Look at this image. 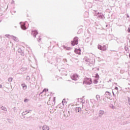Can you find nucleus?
I'll use <instances>...</instances> for the list:
<instances>
[{"mask_svg": "<svg viewBox=\"0 0 130 130\" xmlns=\"http://www.w3.org/2000/svg\"><path fill=\"white\" fill-rule=\"evenodd\" d=\"M25 23H23L22 24H21V28L23 29V30H26V29H27V27L25 26Z\"/></svg>", "mask_w": 130, "mask_h": 130, "instance_id": "0eeeda50", "label": "nucleus"}, {"mask_svg": "<svg viewBox=\"0 0 130 130\" xmlns=\"http://www.w3.org/2000/svg\"><path fill=\"white\" fill-rule=\"evenodd\" d=\"M43 130H49V127L48 126L44 125L43 126Z\"/></svg>", "mask_w": 130, "mask_h": 130, "instance_id": "1a4fd4ad", "label": "nucleus"}, {"mask_svg": "<svg viewBox=\"0 0 130 130\" xmlns=\"http://www.w3.org/2000/svg\"><path fill=\"white\" fill-rule=\"evenodd\" d=\"M31 35H32L35 38H36V36L38 35L39 38H38V40H39V41L41 40V38H40L41 35L38 34V31L37 30L32 31Z\"/></svg>", "mask_w": 130, "mask_h": 130, "instance_id": "f257e3e1", "label": "nucleus"}, {"mask_svg": "<svg viewBox=\"0 0 130 130\" xmlns=\"http://www.w3.org/2000/svg\"><path fill=\"white\" fill-rule=\"evenodd\" d=\"M22 87H23V89H24V90H26V89H27V86L26 85H25V84H22Z\"/></svg>", "mask_w": 130, "mask_h": 130, "instance_id": "9b49d317", "label": "nucleus"}, {"mask_svg": "<svg viewBox=\"0 0 130 130\" xmlns=\"http://www.w3.org/2000/svg\"><path fill=\"white\" fill-rule=\"evenodd\" d=\"M71 78L72 79V80H74V81H77V80H78V75L73 74Z\"/></svg>", "mask_w": 130, "mask_h": 130, "instance_id": "39448f33", "label": "nucleus"}, {"mask_svg": "<svg viewBox=\"0 0 130 130\" xmlns=\"http://www.w3.org/2000/svg\"><path fill=\"white\" fill-rule=\"evenodd\" d=\"M115 90H117V91H118V87H115Z\"/></svg>", "mask_w": 130, "mask_h": 130, "instance_id": "6ab92c4d", "label": "nucleus"}, {"mask_svg": "<svg viewBox=\"0 0 130 130\" xmlns=\"http://www.w3.org/2000/svg\"><path fill=\"white\" fill-rule=\"evenodd\" d=\"M28 101H29V100H28L27 99H25L24 100V102H25V103L28 102Z\"/></svg>", "mask_w": 130, "mask_h": 130, "instance_id": "4468645a", "label": "nucleus"}, {"mask_svg": "<svg viewBox=\"0 0 130 130\" xmlns=\"http://www.w3.org/2000/svg\"><path fill=\"white\" fill-rule=\"evenodd\" d=\"M97 83H98V81L97 80H94V84H97Z\"/></svg>", "mask_w": 130, "mask_h": 130, "instance_id": "f3484780", "label": "nucleus"}, {"mask_svg": "<svg viewBox=\"0 0 130 130\" xmlns=\"http://www.w3.org/2000/svg\"><path fill=\"white\" fill-rule=\"evenodd\" d=\"M14 39H15V41H17V38L14 37Z\"/></svg>", "mask_w": 130, "mask_h": 130, "instance_id": "4be33fe9", "label": "nucleus"}, {"mask_svg": "<svg viewBox=\"0 0 130 130\" xmlns=\"http://www.w3.org/2000/svg\"><path fill=\"white\" fill-rule=\"evenodd\" d=\"M113 96H114V92L113 91Z\"/></svg>", "mask_w": 130, "mask_h": 130, "instance_id": "5701e85b", "label": "nucleus"}, {"mask_svg": "<svg viewBox=\"0 0 130 130\" xmlns=\"http://www.w3.org/2000/svg\"><path fill=\"white\" fill-rule=\"evenodd\" d=\"M100 113H101V114H103V113H104V112L103 111H100Z\"/></svg>", "mask_w": 130, "mask_h": 130, "instance_id": "a211bd4d", "label": "nucleus"}, {"mask_svg": "<svg viewBox=\"0 0 130 130\" xmlns=\"http://www.w3.org/2000/svg\"><path fill=\"white\" fill-rule=\"evenodd\" d=\"M128 32H130V29H129V28H128Z\"/></svg>", "mask_w": 130, "mask_h": 130, "instance_id": "b1692460", "label": "nucleus"}, {"mask_svg": "<svg viewBox=\"0 0 130 130\" xmlns=\"http://www.w3.org/2000/svg\"><path fill=\"white\" fill-rule=\"evenodd\" d=\"M12 80H13L12 78H9V81H11V82H12Z\"/></svg>", "mask_w": 130, "mask_h": 130, "instance_id": "aec40b11", "label": "nucleus"}, {"mask_svg": "<svg viewBox=\"0 0 130 130\" xmlns=\"http://www.w3.org/2000/svg\"><path fill=\"white\" fill-rule=\"evenodd\" d=\"M110 108H112V109H115V107H114V106H113V105H110Z\"/></svg>", "mask_w": 130, "mask_h": 130, "instance_id": "ddd939ff", "label": "nucleus"}, {"mask_svg": "<svg viewBox=\"0 0 130 130\" xmlns=\"http://www.w3.org/2000/svg\"><path fill=\"white\" fill-rule=\"evenodd\" d=\"M53 101H54V103H55V98H53Z\"/></svg>", "mask_w": 130, "mask_h": 130, "instance_id": "412c9836", "label": "nucleus"}, {"mask_svg": "<svg viewBox=\"0 0 130 130\" xmlns=\"http://www.w3.org/2000/svg\"><path fill=\"white\" fill-rule=\"evenodd\" d=\"M98 48L100 49V50H103L104 51H105L107 49V47L105 45L102 46L101 45H99Z\"/></svg>", "mask_w": 130, "mask_h": 130, "instance_id": "20e7f679", "label": "nucleus"}, {"mask_svg": "<svg viewBox=\"0 0 130 130\" xmlns=\"http://www.w3.org/2000/svg\"><path fill=\"white\" fill-rule=\"evenodd\" d=\"M75 53H77V54H81V50L75 49Z\"/></svg>", "mask_w": 130, "mask_h": 130, "instance_id": "6e6552de", "label": "nucleus"}, {"mask_svg": "<svg viewBox=\"0 0 130 130\" xmlns=\"http://www.w3.org/2000/svg\"><path fill=\"white\" fill-rule=\"evenodd\" d=\"M106 95H110V92H109V91H106Z\"/></svg>", "mask_w": 130, "mask_h": 130, "instance_id": "dca6fc26", "label": "nucleus"}, {"mask_svg": "<svg viewBox=\"0 0 130 130\" xmlns=\"http://www.w3.org/2000/svg\"><path fill=\"white\" fill-rule=\"evenodd\" d=\"M95 1H100V0H95Z\"/></svg>", "mask_w": 130, "mask_h": 130, "instance_id": "393cba45", "label": "nucleus"}, {"mask_svg": "<svg viewBox=\"0 0 130 130\" xmlns=\"http://www.w3.org/2000/svg\"><path fill=\"white\" fill-rule=\"evenodd\" d=\"M47 93H48V89L45 88L41 94H47Z\"/></svg>", "mask_w": 130, "mask_h": 130, "instance_id": "423d86ee", "label": "nucleus"}, {"mask_svg": "<svg viewBox=\"0 0 130 130\" xmlns=\"http://www.w3.org/2000/svg\"><path fill=\"white\" fill-rule=\"evenodd\" d=\"M76 110L77 112H81V108H76Z\"/></svg>", "mask_w": 130, "mask_h": 130, "instance_id": "9d476101", "label": "nucleus"}, {"mask_svg": "<svg viewBox=\"0 0 130 130\" xmlns=\"http://www.w3.org/2000/svg\"><path fill=\"white\" fill-rule=\"evenodd\" d=\"M96 98L98 101H100V100H101L100 99V95H96Z\"/></svg>", "mask_w": 130, "mask_h": 130, "instance_id": "f8f14e48", "label": "nucleus"}, {"mask_svg": "<svg viewBox=\"0 0 130 130\" xmlns=\"http://www.w3.org/2000/svg\"><path fill=\"white\" fill-rule=\"evenodd\" d=\"M95 78L97 79V80L99 79V75H98V74L95 75Z\"/></svg>", "mask_w": 130, "mask_h": 130, "instance_id": "2eb2a0df", "label": "nucleus"}, {"mask_svg": "<svg viewBox=\"0 0 130 130\" xmlns=\"http://www.w3.org/2000/svg\"><path fill=\"white\" fill-rule=\"evenodd\" d=\"M79 38L78 37H75L74 38V40L73 41H72V45H73V46H75V45H77L78 44V40Z\"/></svg>", "mask_w": 130, "mask_h": 130, "instance_id": "f03ea898", "label": "nucleus"}, {"mask_svg": "<svg viewBox=\"0 0 130 130\" xmlns=\"http://www.w3.org/2000/svg\"><path fill=\"white\" fill-rule=\"evenodd\" d=\"M84 83L87 84V85H90V84H92V80L91 78H86L84 79Z\"/></svg>", "mask_w": 130, "mask_h": 130, "instance_id": "7ed1b4c3", "label": "nucleus"}]
</instances>
